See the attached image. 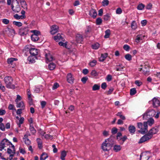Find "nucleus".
Listing matches in <instances>:
<instances>
[{"instance_id":"obj_4","label":"nucleus","mask_w":160,"mask_h":160,"mask_svg":"<svg viewBox=\"0 0 160 160\" xmlns=\"http://www.w3.org/2000/svg\"><path fill=\"white\" fill-rule=\"evenodd\" d=\"M4 81L7 88L12 89L15 88V85L12 84L13 79L12 77L10 76L6 77L4 78Z\"/></svg>"},{"instance_id":"obj_12","label":"nucleus","mask_w":160,"mask_h":160,"mask_svg":"<svg viewBox=\"0 0 160 160\" xmlns=\"http://www.w3.org/2000/svg\"><path fill=\"white\" fill-rule=\"evenodd\" d=\"M37 59V58L36 56H31L28 57L27 60L29 62L28 63L29 64H32L35 63V60Z\"/></svg>"},{"instance_id":"obj_25","label":"nucleus","mask_w":160,"mask_h":160,"mask_svg":"<svg viewBox=\"0 0 160 160\" xmlns=\"http://www.w3.org/2000/svg\"><path fill=\"white\" fill-rule=\"evenodd\" d=\"M104 141L107 143H109L110 144H111V145H110V146H111V147H112V146L114 144L113 140L111 138H108V139H106Z\"/></svg>"},{"instance_id":"obj_22","label":"nucleus","mask_w":160,"mask_h":160,"mask_svg":"<svg viewBox=\"0 0 160 160\" xmlns=\"http://www.w3.org/2000/svg\"><path fill=\"white\" fill-rule=\"evenodd\" d=\"M21 7L25 10H28V5L25 1H20Z\"/></svg>"},{"instance_id":"obj_7","label":"nucleus","mask_w":160,"mask_h":160,"mask_svg":"<svg viewBox=\"0 0 160 160\" xmlns=\"http://www.w3.org/2000/svg\"><path fill=\"white\" fill-rule=\"evenodd\" d=\"M74 79L73 75L71 73H68L67 76V80L68 82L70 84H73Z\"/></svg>"},{"instance_id":"obj_23","label":"nucleus","mask_w":160,"mask_h":160,"mask_svg":"<svg viewBox=\"0 0 160 160\" xmlns=\"http://www.w3.org/2000/svg\"><path fill=\"white\" fill-rule=\"evenodd\" d=\"M17 105L16 107L18 108H22V109H24L25 106L23 102L21 101L20 102H16Z\"/></svg>"},{"instance_id":"obj_11","label":"nucleus","mask_w":160,"mask_h":160,"mask_svg":"<svg viewBox=\"0 0 160 160\" xmlns=\"http://www.w3.org/2000/svg\"><path fill=\"white\" fill-rule=\"evenodd\" d=\"M152 105L154 107H157L160 105V101L159 99L156 98H154L152 100Z\"/></svg>"},{"instance_id":"obj_33","label":"nucleus","mask_w":160,"mask_h":160,"mask_svg":"<svg viewBox=\"0 0 160 160\" xmlns=\"http://www.w3.org/2000/svg\"><path fill=\"white\" fill-rule=\"evenodd\" d=\"M154 119L153 118H151L148 120L147 122H147V125L148 124L149 126H151L154 123Z\"/></svg>"},{"instance_id":"obj_18","label":"nucleus","mask_w":160,"mask_h":160,"mask_svg":"<svg viewBox=\"0 0 160 160\" xmlns=\"http://www.w3.org/2000/svg\"><path fill=\"white\" fill-rule=\"evenodd\" d=\"M83 38L82 35L77 34L76 36V40L78 43H82Z\"/></svg>"},{"instance_id":"obj_9","label":"nucleus","mask_w":160,"mask_h":160,"mask_svg":"<svg viewBox=\"0 0 160 160\" xmlns=\"http://www.w3.org/2000/svg\"><path fill=\"white\" fill-rule=\"evenodd\" d=\"M17 60L18 59L17 58H11L7 59V62L8 64L12 65V67H14L15 66L14 62Z\"/></svg>"},{"instance_id":"obj_8","label":"nucleus","mask_w":160,"mask_h":160,"mask_svg":"<svg viewBox=\"0 0 160 160\" xmlns=\"http://www.w3.org/2000/svg\"><path fill=\"white\" fill-rule=\"evenodd\" d=\"M29 52L31 56H36L38 55L39 50L34 48H32L29 49Z\"/></svg>"},{"instance_id":"obj_61","label":"nucleus","mask_w":160,"mask_h":160,"mask_svg":"<svg viewBox=\"0 0 160 160\" xmlns=\"http://www.w3.org/2000/svg\"><path fill=\"white\" fill-rule=\"evenodd\" d=\"M21 97L19 95H17V98L15 100V102H18L19 101L21 100Z\"/></svg>"},{"instance_id":"obj_55","label":"nucleus","mask_w":160,"mask_h":160,"mask_svg":"<svg viewBox=\"0 0 160 160\" xmlns=\"http://www.w3.org/2000/svg\"><path fill=\"white\" fill-rule=\"evenodd\" d=\"M121 65H119L118 66H117V67L116 68V70L117 71H122L123 68V67L121 66Z\"/></svg>"},{"instance_id":"obj_42","label":"nucleus","mask_w":160,"mask_h":160,"mask_svg":"<svg viewBox=\"0 0 160 160\" xmlns=\"http://www.w3.org/2000/svg\"><path fill=\"white\" fill-rule=\"evenodd\" d=\"M109 2L108 0H103L102 2V5L104 7L107 6L109 4Z\"/></svg>"},{"instance_id":"obj_20","label":"nucleus","mask_w":160,"mask_h":160,"mask_svg":"<svg viewBox=\"0 0 160 160\" xmlns=\"http://www.w3.org/2000/svg\"><path fill=\"white\" fill-rule=\"evenodd\" d=\"M47 61L50 62L52 61L53 59L52 56L50 54H46L45 55Z\"/></svg>"},{"instance_id":"obj_1","label":"nucleus","mask_w":160,"mask_h":160,"mask_svg":"<svg viewBox=\"0 0 160 160\" xmlns=\"http://www.w3.org/2000/svg\"><path fill=\"white\" fill-rule=\"evenodd\" d=\"M158 131L157 128H153L150 129L148 132L145 134L140 139L138 143H141L148 141L152 137L153 135L156 134Z\"/></svg>"},{"instance_id":"obj_5","label":"nucleus","mask_w":160,"mask_h":160,"mask_svg":"<svg viewBox=\"0 0 160 160\" xmlns=\"http://www.w3.org/2000/svg\"><path fill=\"white\" fill-rule=\"evenodd\" d=\"M141 68H139V69L140 71L142 72L145 75H148V66L142 65L140 66Z\"/></svg>"},{"instance_id":"obj_16","label":"nucleus","mask_w":160,"mask_h":160,"mask_svg":"<svg viewBox=\"0 0 160 160\" xmlns=\"http://www.w3.org/2000/svg\"><path fill=\"white\" fill-rule=\"evenodd\" d=\"M89 14L91 17L93 18H95L97 15V12L96 10L92 9L89 11Z\"/></svg>"},{"instance_id":"obj_32","label":"nucleus","mask_w":160,"mask_h":160,"mask_svg":"<svg viewBox=\"0 0 160 160\" xmlns=\"http://www.w3.org/2000/svg\"><path fill=\"white\" fill-rule=\"evenodd\" d=\"M56 65L53 62L50 63L48 65V68L51 70H53L55 68Z\"/></svg>"},{"instance_id":"obj_45","label":"nucleus","mask_w":160,"mask_h":160,"mask_svg":"<svg viewBox=\"0 0 160 160\" xmlns=\"http://www.w3.org/2000/svg\"><path fill=\"white\" fill-rule=\"evenodd\" d=\"M13 23L16 25V26H17L18 27H20L22 25V24L21 22H16L14 21L13 22Z\"/></svg>"},{"instance_id":"obj_51","label":"nucleus","mask_w":160,"mask_h":160,"mask_svg":"<svg viewBox=\"0 0 160 160\" xmlns=\"http://www.w3.org/2000/svg\"><path fill=\"white\" fill-rule=\"evenodd\" d=\"M14 17L17 19H23L22 15H19L18 14H16L14 16Z\"/></svg>"},{"instance_id":"obj_37","label":"nucleus","mask_w":160,"mask_h":160,"mask_svg":"<svg viewBox=\"0 0 160 160\" xmlns=\"http://www.w3.org/2000/svg\"><path fill=\"white\" fill-rule=\"evenodd\" d=\"M131 28L133 30H135L137 28V24L135 21H133L131 25Z\"/></svg>"},{"instance_id":"obj_36","label":"nucleus","mask_w":160,"mask_h":160,"mask_svg":"<svg viewBox=\"0 0 160 160\" xmlns=\"http://www.w3.org/2000/svg\"><path fill=\"white\" fill-rule=\"evenodd\" d=\"M127 139V137L126 136H124L122 138L121 137L120 138V141H119L120 142V144H122Z\"/></svg>"},{"instance_id":"obj_19","label":"nucleus","mask_w":160,"mask_h":160,"mask_svg":"<svg viewBox=\"0 0 160 160\" xmlns=\"http://www.w3.org/2000/svg\"><path fill=\"white\" fill-rule=\"evenodd\" d=\"M128 130L130 133L133 134L136 131V128L133 125H130L128 127Z\"/></svg>"},{"instance_id":"obj_59","label":"nucleus","mask_w":160,"mask_h":160,"mask_svg":"<svg viewBox=\"0 0 160 160\" xmlns=\"http://www.w3.org/2000/svg\"><path fill=\"white\" fill-rule=\"evenodd\" d=\"M9 22V20L7 19L4 18L2 19V22L4 24H8Z\"/></svg>"},{"instance_id":"obj_13","label":"nucleus","mask_w":160,"mask_h":160,"mask_svg":"<svg viewBox=\"0 0 160 160\" xmlns=\"http://www.w3.org/2000/svg\"><path fill=\"white\" fill-rule=\"evenodd\" d=\"M12 148L13 149L12 150L9 148H8L7 152L9 155L10 157L13 158L15 154V148Z\"/></svg>"},{"instance_id":"obj_62","label":"nucleus","mask_w":160,"mask_h":160,"mask_svg":"<svg viewBox=\"0 0 160 160\" xmlns=\"http://www.w3.org/2000/svg\"><path fill=\"white\" fill-rule=\"evenodd\" d=\"M46 104V102L45 101H42L41 102V105L42 108H44Z\"/></svg>"},{"instance_id":"obj_15","label":"nucleus","mask_w":160,"mask_h":160,"mask_svg":"<svg viewBox=\"0 0 160 160\" xmlns=\"http://www.w3.org/2000/svg\"><path fill=\"white\" fill-rule=\"evenodd\" d=\"M54 40L56 42H58L59 41H64L65 40L64 38L61 36L60 33L58 34L57 35L53 37Z\"/></svg>"},{"instance_id":"obj_35","label":"nucleus","mask_w":160,"mask_h":160,"mask_svg":"<svg viewBox=\"0 0 160 160\" xmlns=\"http://www.w3.org/2000/svg\"><path fill=\"white\" fill-rule=\"evenodd\" d=\"M145 6L144 4L141 3L137 6V9L140 10H142L144 8Z\"/></svg>"},{"instance_id":"obj_43","label":"nucleus","mask_w":160,"mask_h":160,"mask_svg":"<svg viewBox=\"0 0 160 160\" xmlns=\"http://www.w3.org/2000/svg\"><path fill=\"white\" fill-rule=\"evenodd\" d=\"M102 22V20L100 18H98L96 20V23L97 25H100Z\"/></svg>"},{"instance_id":"obj_34","label":"nucleus","mask_w":160,"mask_h":160,"mask_svg":"<svg viewBox=\"0 0 160 160\" xmlns=\"http://www.w3.org/2000/svg\"><path fill=\"white\" fill-rule=\"evenodd\" d=\"M105 35L104 37L105 38H108L110 34V31L109 29L107 30L105 32Z\"/></svg>"},{"instance_id":"obj_26","label":"nucleus","mask_w":160,"mask_h":160,"mask_svg":"<svg viewBox=\"0 0 160 160\" xmlns=\"http://www.w3.org/2000/svg\"><path fill=\"white\" fill-rule=\"evenodd\" d=\"M121 149V147L120 145H116L113 147V150L115 152H118L120 151Z\"/></svg>"},{"instance_id":"obj_31","label":"nucleus","mask_w":160,"mask_h":160,"mask_svg":"<svg viewBox=\"0 0 160 160\" xmlns=\"http://www.w3.org/2000/svg\"><path fill=\"white\" fill-rule=\"evenodd\" d=\"M48 157L47 154L45 152H43L40 157V160H45Z\"/></svg>"},{"instance_id":"obj_14","label":"nucleus","mask_w":160,"mask_h":160,"mask_svg":"<svg viewBox=\"0 0 160 160\" xmlns=\"http://www.w3.org/2000/svg\"><path fill=\"white\" fill-rule=\"evenodd\" d=\"M28 28H22L20 29V33L21 35H26L28 34Z\"/></svg>"},{"instance_id":"obj_24","label":"nucleus","mask_w":160,"mask_h":160,"mask_svg":"<svg viewBox=\"0 0 160 160\" xmlns=\"http://www.w3.org/2000/svg\"><path fill=\"white\" fill-rule=\"evenodd\" d=\"M37 142L38 145V147L40 149H41L42 147V141L40 138H38L37 139Z\"/></svg>"},{"instance_id":"obj_40","label":"nucleus","mask_w":160,"mask_h":160,"mask_svg":"<svg viewBox=\"0 0 160 160\" xmlns=\"http://www.w3.org/2000/svg\"><path fill=\"white\" fill-rule=\"evenodd\" d=\"M137 92V91L136 88H132L130 90V94L131 95H135Z\"/></svg>"},{"instance_id":"obj_50","label":"nucleus","mask_w":160,"mask_h":160,"mask_svg":"<svg viewBox=\"0 0 160 160\" xmlns=\"http://www.w3.org/2000/svg\"><path fill=\"white\" fill-rule=\"evenodd\" d=\"M91 74L93 76H96L98 75V73L95 70H92Z\"/></svg>"},{"instance_id":"obj_54","label":"nucleus","mask_w":160,"mask_h":160,"mask_svg":"<svg viewBox=\"0 0 160 160\" xmlns=\"http://www.w3.org/2000/svg\"><path fill=\"white\" fill-rule=\"evenodd\" d=\"M123 49L127 51H128L130 49V47L127 44L124 45L123 46Z\"/></svg>"},{"instance_id":"obj_30","label":"nucleus","mask_w":160,"mask_h":160,"mask_svg":"<svg viewBox=\"0 0 160 160\" xmlns=\"http://www.w3.org/2000/svg\"><path fill=\"white\" fill-rule=\"evenodd\" d=\"M29 129L31 133L33 134H35L36 132V131L34 128L33 125H32L31 124L30 125Z\"/></svg>"},{"instance_id":"obj_28","label":"nucleus","mask_w":160,"mask_h":160,"mask_svg":"<svg viewBox=\"0 0 160 160\" xmlns=\"http://www.w3.org/2000/svg\"><path fill=\"white\" fill-rule=\"evenodd\" d=\"M67 155V152L65 151H62L61 153V159L62 160H64L65 159V158Z\"/></svg>"},{"instance_id":"obj_48","label":"nucleus","mask_w":160,"mask_h":160,"mask_svg":"<svg viewBox=\"0 0 160 160\" xmlns=\"http://www.w3.org/2000/svg\"><path fill=\"white\" fill-rule=\"evenodd\" d=\"M15 10H14V12H19L20 11L21 8L20 7L19 5H17L15 9Z\"/></svg>"},{"instance_id":"obj_57","label":"nucleus","mask_w":160,"mask_h":160,"mask_svg":"<svg viewBox=\"0 0 160 160\" xmlns=\"http://www.w3.org/2000/svg\"><path fill=\"white\" fill-rule=\"evenodd\" d=\"M116 13L117 14H120L122 12V11L120 8H118L116 10Z\"/></svg>"},{"instance_id":"obj_58","label":"nucleus","mask_w":160,"mask_h":160,"mask_svg":"<svg viewBox=\"0 0 160 160\" xmlns=\"http://www.w3.org/2000/svg\"><path fill=\"white\" fill-rule=\"evenodd\" d=\"M112 79V76L110 74L108 75L106 78V80L108 82L111 81Z\"/></svg>"},{"instance_id":"obj_44","label":"nucleus","mask_w":160,"mask_h":160,"mask_svg":"<svg viewBox=\"0 0 160 160\" xmlns=\"http://www.w3.org/2000/svg\"><path fill=\"white\" fill-rule=\"evenodd\" d=\"M31 32L33 33V34H35V35H36L37 36H39L40 34V32L36 30H33L31 31Z\"/></svg>"},{"instance_id":"obj_2","label":"nucleus","mask_w":160,"mask_h":160,"mask_svg":"<svg viewBox=\"0 0 160 160\" xmlns=\"http://www.w3.org/2000/svg\"><path fill=\"white\" fill-rule=\"evenodd\" d=\"M9 146V148H14V145L9 141L6 139H4L2 141L0 144V151H2L4 148Z\"/></svg>"},{"instance_id":"obj_10","label":"nucleus","mask_w":160,"mask_h":160,"mask_svg":"<svg viewBox=\"0 0 160 160\" xmlns=\"http://www.w3.org/2000/svg\"><path fill=\"white\" fill-rule=\"evenodd\" d=\"M51 31L50 32L52 35H53L58 32V27L56 25H52L51 27Z\"/></svg>"},{"instance_id":"obj_52","label":"nucleus","mask_w":160,"mask_h":160,"mask_svg":"<svg viewBox=\"0 0 160 160\" xmlns=\"http://www.w3.org/2000/svg\"><path fill=\"white\" fill-rule=\"evenodd\" d=\"M97 61L94 60L89 63V65L91 67L94 66L96 64Z\"/></svg>"},{"instance_id":"obj_63","label":"nucleus","mask_w":160,"mask_h":160,"mask_svg":"<svg viewBox=\"0 0 160 160\" xmlns=\"http://www.w3.org/2000/svg\"><path fill=\"white\" fill-rule=\"evenodd\" d=\"M135 83L138 86H140L142 84V82L139 80L135 81Z\"/></svg>"},{"instance_id":"obj_6","label":"nucleus","mask_w":160,"mask_h":160,"mask_svg":"<svg viewBox=\"0 0 160 160\" xmlns=\"http://www.w3.org/2000/svg\"><path fill=\"white\" fill-rule=\"evenodd\" d=\"M110 144L107 143L104 141L102 145V148L104 151H108L111 148V146H110Z\"/></svg>"},{"instance_id":"obj_46","label":"nucleus","mask_w":160,"mask_h":160,"mask_svg":"<svg viewBox=\"0 0 160 160\" xmlns=\"http://www.w3.org/2000/svg\"><path fill=\"white\" fill-rule=\"evenodd\" d=\"M23 139L24 140V142L25 144L27 145H29L31 143V142L30 140L28 139V138H23Z\"/></svg>"},{"instance_id":"obj_39","label":"nucleus","mask_w":160,"mask_h":160,"mask_svg":"<svg viewBox=\"0 0 160 160\" xmlns=\"http://www.w3.org/2000/svg\"><path fill=\"white\" fill-rule=\"evenodd\" d=\"M100 86L99 85L95 84H94L92 88V90L93 91H96L100 89Z\"/></svg>"},{"instance_id":"obj_21","label":"nucleus","mask_w":160,"mask_h":160,"mask_svg":"<svg viewBox=\"0 0 160 160\" xmlns=\"http://www.w3.org/2000/svg\"><path fill=\"white\" fill-rule=\"evenodd\" d=\"M108 56V54L107 53L102 54L100 57L99 58L100 62H103Z\"/></svg>"},{"instance_id":"obj_27","label":"nucleus","mask_w":160,"mask_h":160,"mask_svg":"<svg viewBox=\"0 0 160 160\" xmlns=\"http://www.w3.org/2000/svg\"><path fill=\"white\" fill-rule=\"evenodd\" d=\"M31 38L32 41L36 42L38 40L39 37L38 36H37L35 34H32L31 36Z\"/></svg>"},{"instance_id":"obj_53","label":"nucleus","mask_w":160,"mask_h":160,"mask_svg":"<svg viewBox=\"0 0 160 160\" xmlns=\"http://www.w3.org/2000/svg\"><path fill=\"white\" fill-rule=\"evenodd\" d=\"M122 136V134L120 132H118L117 133V136L116 137L118 141H120V138H121Z\"/></svg>"},{"instance_id":"obj_38","label":"nucleus","mask_w":160,"mask_h":160,"mask_svg":"<svg viewBox=\"0 0 160 160\" xmlns=\"http://www.w3.org/2000/svg\"><path fill=\"white\" fill-rule=\"evenodd\" d=\"M100 45L98 43H96L92 45V48L94 49H97L99 47Z\"/></svg>"},{"instance_id":"obj_47","label":"nucleus","mask_w":160,"mask_h":160,"mask_svg":"<svg viewBox=\"0 0 160 160\" xmlns=\"http://www.w3.org/2000/svg\"><path fill=\"white\" fill-rule=\"evenodd\" d=\"M59 45L62 46H63V47H64L66 48H67V42H66L65 43H64L62 42H60L58 43Z\"/></svg>"},{"instance_id":"obj_41","label":"nucleus","mask_w":160,"mask_h":160,"mask_svg":"<svg viewBox=\"0 0 160 160\" xmlns=\"http://www.w3.org/2000/svg\"><path fill=\"white\" fill-rule=\"evenodd\" d=\"M125 58L128 61H130L132 60V57L131 55L129 54H127L125 56Z\"/></svg>"},{"instance_id":"obj_17","label":"nucleus","mask_w":160,"mask_h":160,"mask_svg":"<svg viewBox=\"0 0 160 160\" xmlns=\"http://www.w3.org/2000/svg\"><path fill=\"white\" fill-rule=\"evenodd\" d=\"M149 157L146 153H142L140 156V160H148Z\"/></svg>"},{"instance_id":"obj_29","label":"nucleus","mask_w":160,"mask_h":160,"mask_svg":"<svg viewBox=\"0 0 160 160\" xmlns=\"http://www.w3.org/2000/svg\"><path fill=\"white\" fill-rule=\"evenodd\" d=\"M142 35H138L136 37V42L137 43H138L142 39Z\"/></svg>"},{"instance_id":"obj_64","label":"nucleus","mask_w":160,"mask_h":160,"mask_svg":"<svg viewBox=\"0 0 160 160\" xmlns=\"http://www.w3.org/2000/svg\"><path fill=\"white\" fill-rule=\"evenodd\" d=\"M118 132V129L115 128H113L112 129V133L113 134L116 133Z\"/></svg>"},{"instance_id":"obj_60","label":"nucleus","mask_w":160,"mask_h":160,"mask_svg":"<svg viewBox=\"0 0 160 160\" xmlns=\"http://www.w3.org/2000/svg\"><path fill=\"white\" fill-rule=\"evenodd\" d=\"M88 79V78L86 77H83L81 79V81L83 83H85Z\"/></svg>"},{"instance_id":"obj_49","label":"nucleus","mask_w":160,"mask_h":160,"mask_svg":"<svg viewBox=\"0 0 160 160\" xmlns=\"http://www.w3.org/2000/svg\"><path fill=\"white\" fill-rule=\"evenodd\" d=\"M110 18V15L109 14H107L104 16L103 19L105 21H108L109 19Z\"/></svg>"},{"instance_id":"obj_3","label":"nucleus","mask_w":160,"mask_h":160,"mask_svg":"<svg viewBox=\"0 0 160 160\" xmlns=\"http://www.w3.org/2000/svg\"><path fill=\"white\" fill-rule=\"evenodd\" d=\"M138 128L140 129L138 131L139 132H140L142 134H144L147 132L148 131V126L147 122H144L143 125L141 122H138L137 124Z\"/></svg>"},{"instance_id":"obj_56","label":"nucleus","mask_w":160,"mask_h":160,"mask_svg":"<svg viewBox=\"0 0 160 160\" xmlns=\"http://www.w3.org/2000/svg\"><path fill=\"white\" fill-rule=\"evenodd\" d=\"M59 86V85L58 83H55L52 86V89L53 90H55L57 89Z\"/></svg>"}]
</instances>
